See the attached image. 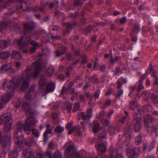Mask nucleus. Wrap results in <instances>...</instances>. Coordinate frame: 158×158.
Returning a JSON list of instances; mask_svg holds the SVG:
<instances>
[{"label":"nucleus","instance_id":"obj_1","mask_svg":"<svg viewBox=\"0 0 158 158\" xmlns=\"http://www.w3.org/2000/svg\"><path fill=\"white\" fill-rule=\"evenodd\" d=\"M41 62L38 60L32 64V67H27L23 72L21 79L14 78L9 81L6 80L3 84V89L11 90V92L4 94L2 98V101L5 103H7L11 96L14 94V90L19 85H21L22 90L27 88L29 85L32 76L36 77L41 71Z\"/></svg>","mask_w":158,"mask_h":158},{"label":"nucleus","instance_id":"obj_2","mask_svg":"<svg viewBox=\"0 0 158 158\" xmlns=\"http://www.w3.org/2000/svg\"><path fill=\"white\" fill-rule=\"evenodd\" d=\"M23 107L26 111V115L28 116L30 114V116L27 117L24 124L19 122L17 126V129L19 131L24 130L26 134H29L31 132L32 127L35 125L38 121L32 117L35 114V111L31 109L27 103H24Z\"/></svg>","mask_w":158,"mask_h":158},{"label":"nucleus","instance_id":"obj_3","mask_svg":"<svg viewBox=\"0 0 158 158\" xmlns=\"http://www.w3.org/2000/svg\"><path fill=\"white\" fill-rule=\"evenodd\" d=\"M65 148V156L68 158H80V153L74 147V145L71 142L66 143L64 145Z\"/></svg>","mask_w":158,"mask_h":158},{"label":"nucleus","instance_id":"obj_4","mask_svg":"<svg viewBox=\"0 0 158 158\" xmlns=\"http://www.w3.org/2000/svg\"><path fill=\"white\" fill-rule=\"evenodd\" d=\"M11 137L10 135H7L4 136L2 139L1 132L0 131V145H1L4 151L8 150L10 147L11 142ZM6 156V152H2L0 154V158H4Z\"/></svg>","mask_w":158,"mask_h":158},{"label":"nucleus","instance_id":"obj_5","mask_svg":"<svg viewBox=\"0 0 158 158\" xmlns=\"http://www.w3.org/2000/svg\"><path fill=\"white\" fill-rule=\"evenodd\" d=\"M34 152L33 150L30 148H28L23 151V158H31L32 156H33V158H43L41 153H37L35 157L34 156Z\"/></svg>","mask_w":158,"mask_h":158},{"label":"nucleus","instance_id":"obj_6","mask_svg":"<svg viewBox=\"0 0 158 158\" xmlns=\"http://www.w3.org/2000/svg\"><path fill=\"white\" fill-rule=\"evenodd\" d=\"M30 39V37H27L25 40V42L23 44H22V43L23 40V38L21 37L19 40H16L18 45L20 47V49L24 53H27L28 52V50L25 48L27 47L28 45V43Z\"/></svg>","mask_w":158,"mask_h":158},{"label":"nucleus","instance_id":"obj_7","mask_svg":"<svg viewBox=\"0 0 158 158\" xmlns=\"http://www.w3.org/2000/svg\"><path fill=\"white\" fill-rule=\"evenodd\" d=\"M141 121V118L140 115L135 114L134 115L132 123L134 124V129L135 131H139L141 128L140 122Z\"/></svg>","mask_w":158,"mask_h":158},{"label":"nucleus","instance_id":"obj_8","mask_svg":"<svg viewBox=\"0 0 158 158\" xmlns=\"http://www.w3.org/2000/svg\"><path fill=\"white\" fill-rule=\"evenodd\" d=\"M11 115L10 113L3 114L0 116V125L12 122Z\"/></svg>","mask_w":158,"mask_h":158},{"label":"nucleus","instance_id":"obj_9","mask_svg":"<svg viewBox=\"0 0 158 158\" xmlns=\"http://www.w3.org/2000/svg\"><path fill=\"white\" fill-rule=\"evenodd\" d=\"M139 149L138 148H133L131 149H128L127 150V156L131 158H137L139 156Z\"/></svg>","mask_w":158,"mask_h":158},{"label":"nucleus","instance_id":"obj_10","mask_svg":"<svg viewBox=\"0 0 158 158\" xmlns=\"http://www.w3.org/2000/svg\"><path fill=\"white\" fill-rule=\"evenodd\" d=\"M63 25L67 28V29L62 30L63 35L64 36H66L69 35L70 32L69 30L72 29L76 25V23L75 22L65 23H63Z\"/></svg>","mask_w":158,"mask_h":158},{"label":"nucleus","instance_id":"obj_11","mask_svg":"<svg viewBox=\"0 0 158 158\" xmlns=\"http://www.w3.org/2000/svg\"><path fill=\"white\" fill-rule=\"evenodd\" d=\"M11 44L10 40H0V48L4 49Z\"/></svg>","mask_w":158,"mask_h":158},{"label":"nucleus","instance_id":"obj_12","mask_svg":"<svg viewBox=\"0 0 158 158\" xmlns=\"http://www.w3.org/2000/svg\"><path fill=\"white\" fill-rule=\"evenodd\" d=\"M142 83V82L139 81L138 82L135 84V86H131L130 88L133 90L136 89L138 92L139 93L140 90L144 88Z\"/></svg>","mask_w":158,"mask_h":158},{"label":"nucleus","instance_id":"obj_13","mask_svg":"<svg viewBox=\"0 0 158 158\" xmlns=\"http://www.w3.org/2000/svg\"><path fill=\"white\" fill-rule=\"evenodd\" d=\"M14 136L15 141L17 144H19V143H22L23 142V136H21L19 137L18 132L17 131H16L15 132Z\"/></svg>","mask_w":158,"mask_h":158},{"label":"nucleus","instance_id":"obj_14","mask_svg":"<svg viewBox=\"0 0 158 158\" xmlns=\"http://www.w3.org/2000/svg\"><path fill=\"white\" fill-rule=\"evenodd\" d=\"M73 132L77 134L78 136H81L82 135L80 127H75L70 129L68 131V133L70 135Z\"/></svg>","mask_w":158,"mask_h":158},{"label":"nucleus","instance_id":"obj_15","mask_svg":"<svg viewBox=\"0 0 158 158\" xmlns=\"http://www.w3.org/2000/svg\"><path fill=\"white\" fill-rule=\"evenodd\" d=\"M119 130V127L117 126H110L108 128L109 133L112 135H114Z\"/></svg>","mask_w":158,"mask_h":158},{"label":"nucleus","instance_id":"obj_16","mask_svg":"<svg viewBox=\"0 0 158 158\" xmlns=\"http://www.w3.org/2000/svg\"><path fill=\"white\" fill-rule=\"evenodd\" d=\"M155 118H153L151 115L148 114L144 118V123L147 127H149L148 123H152L154 120Z\"/></svg>","mask_w":158,"mask_h":158},{"label":"nucleus","instance_id":"obj_17","mask_svg":"<svg viewBox=\"0 0 158 158\" xmlns=\"http://www.w3.org/2000/svg\"><path fill=\"white\" fill-rule=\"evenodd\" d=\"M11 56L13 58L19 60H21L22 58V56L20 53L15 50L13 51L11 54Z\"/></svg>","mask_w":158,"mask_h":158},{"label":"nucleus","instance_id":"obj_18","mask_svg":"<svg viewBox=\"0 0 158 158\" xmlns=\"http://www.w3.org/2000/svg\"><path fill=\"white\" fill-rule=\"evenodd\" d=\"M95 147L98 152H103L106 151V147L103 143L98 144L95 146Z\"/></svg>","mask_w":158,"mask_h":158},{"label":"nucleus","instance_id":"obj_19","mask_svg":"<svg viewBox=\"0 0 158 158\" xmlns=\"http://www.w3.org/2000/svg\"><path fill=\"white\" fill-rule=\"evenodd\" d=\"M36 144V142L34 140L33 137L32 136L27 138L25 142V143L27 146H32L34 142Z\"/></svg>","mask_w":158,"mask_h":158},{"label":"nucleus","instance_id":"obj_20","mask_svg":"<svg viewBox=\"0 0 158 158\" xmlns=\"http://www.w3.org/2000/svg\"><path fill=\"white\" fill-rule=\"evenodd\" d=\"M117 87L118 89V91L117 93L116 94V98H119L123 93V90L121 88V85L120 82L119 81H118Z\"/></svg>","mask_w":158,"mask_h":158},{"label":"nucleus","instance_id":"obj_21","mask_svg":"<svg viewBox=\"0 0 158 158\" xmlns=\"http://www.w3.org/2000/svg\"><path fill=\"white\" fill-rule=\"evenodd\" d=\"M34 28L33 25L29 23H27L24 25V30L25 33L30 32Z\"/></svg>","mask_w":158,"mask_h":158},{"label":"nucleus","instance_id":"obj_22","mask_svg":"<svg viewBox=\"0 0 158 158\" xmlns=\"http://www.w3.org/2000/svg\"><path fill=\"white\" fill-rule=\"evenodd\" d=\"M141 96L145 100H147L148 99L151 98L152 94L149 91H144L142 92Z\"/></svg>","mask_w":158,"mask_h":158},{"label":"nucleus","instance_id":"obj_23","mask_svg":"<svg viewBox=\"0 0 158 158\" xmlns=\"http://www.w3.org/2000/svg\"><path fill=\"white\" fill-rule=\"evenodd\" d=\"M93 129L94 133L98 132L100 130L99 125L98 122L97 121H94L93 123Z\"/></svg>","mask_w":158,"mask_h":158},{"label":"nucleus","instance_id":"obj_24","mask_svg":"<svg viewBox=\"0 0 158 158\" xmlns=\"http://www.w3.org/2000/svg\"><path fill=\"white\" fill-rule=\"evenodd\" d=\"M52 132V129H47L46 131L44 132V143L45 144L48 141V135L49 133H51Z\"/></svg>","mask_w":158,"mask_h":158},{"label":"nucleus","instance_id":"obj_25","mask_svg":"<svg viewBox=\"0 0 158 158\" xmlns=\"http://www.w3.org/2000/svg\"><path fill=\"white\" fill-rule=\"evenodd\" d=\"M55 84L53 83L49 84L47 87L46 92L47 93H50L52 92L55 89Z\"/></svg>","mask_w":158,"mask_h":158},{"label":"nucleus","instance_id":"obj_26","mask_svg":"<svg viewBox=\"0 0 158 158\" xmlns=\"http://www.w3.org/2000/svg\"><path fill=\"white\" fill-rule=\"evenodd\" d=\"M78 115L81 117V118L84 120H87L89 119L91 117V115L89 114H85L83 112H81Z\"/></svg>","mask_w":158,"mask_h":158},{"label":"nucleus","instance_id":"obj_27","mask_svg":"<svg viewBox=\"0 0 158 158\" xmlns=\"http://www.w3.org/2000/svg\"><path fill=\"white\" fill-rule=\"evenodd\" d=\"M10 55V53L8 51L2 52L0 53V58L3 59H7Z\"/></svg>","mask_w":158,"mask_h":158},{"label":"nucleus","instance_id":"obj_28","mask_svg":"<svg viewBox=\"0 0 158 158\" xmlns=\"http://www.w3.org/2000/svg\"><path fill=\"white\" fill-rule=\"evenodd\" d=\"M148 71H149L152 74V76L154 78H156L154 83L158 85V78L156 77V75L154 73V70L152 69V67H150Z\"/></svg>","mask_w":158,"mask_h":158},{"label":"nucleus","instance_id":"obj_29","mask_svg":"<svg viewBox=\"0 0 158 158\" xmlns=\"http://www.w3.org/2000/svg\"><path fill=\"white\" fill-rule=\"evenodd\" d=\"M12 122L7 123H5V126L3 129V131L5 132H8L11 129V125L12 124Z\"/></svg>","mask_w":158,"mask_h":158},{"label":"nucleus","instance_id":"obj_30","mask_svg":"<svg viewBox=\"0 0 158 158\" xmlns=\"http://www.w3.org/2000/svg\"><path fill=\"white\" fill-rule=\"evenodd\" d=\"M66 49V48L64 46H63L61 47V51L60 52V51L57 50L56 51V56H59L61 55H63Z\"/></svg>","mask_w":158,"mask_h":158},{"label":"nucleus","instance_id":"obj_31","mask_svg":"<svg viewBox=\"0 0 158 158\" xmlns=\"http://www.w3.org/2000/svg\"><path fill=\"white\" fill-rule=\"evenodd\" d=\"M18 156V152L15 151H11L9 154V158H17Z\"/></svg>","mask_w":158,"mask_h":158},{"label":"nucleus","instance_id":"obj_32","mask_svg":"<svg viewBox=\"0 0 158 158\" xmlns=\"http://www.w3.org/2000/svg\"><path fill=\"white\" fill-rule=\"evenodd\" d=\"M110 155L111 157H113L115 158L116 156L118 155L119 154H121L120 153H117V151L116 150H114L112 148H111L110 150Z\"/></svg>","mask_w":158,"mask_h":158},{"label":"nucleus","instance_id":"obj_33","mask_svg":"<svg viewBox=\"0 0 158 158\" xmlns=\"http://www.w3.org/2000/svg\"><path fill=\"white\" fill-rule=\"evenodd\" d=\"M124 136L126 137L127 139H128L127 144H126L127 145L129 143V139H130L131 138V131L129 130L126 131L124 133Z\"/></svg>","mask_w":158,"mask_h":158},{"label":"nucleus","instance_id":"obj_34","mask_svg":"<svg viewBox=\"0 0 158 158\" xmlns=\"http://www.w3.org/2000/svg\"><path fill=\"white\" fill-rule=\"evenodd\" d=\"M55 69L53 67H52L49 68L46 71L47 75L49 76H52L53 74Z\"/></svg>","mask_w":158,"mask_h":158},{"label":"nucleus","instance_id":"obj_35","mask_svg":"<svg viewBox=\"0 0 158 158\" xmlns=\"http://www.w3.org/2000/svg\"><path fill=\"white\" fill-rule=\"evenodd\" d=\"M39 83L40 88L42 89H44V86L45 85L46 82L43 76H42L40 77Z\"/></svg>","mask_w":158,"mask_h":158},{"label":"nucleus","instance_id":"obj_36","mask_svg":"<svg viewBox=\"0 0 158 158\" xmlns=\"http://www.w3.org/2000/svg\"><path fill=\"white\" fill-rule=\"evenodd\" d=\"M52 117L54 120V123L57 124L59 123V119L57 118V115L56 113H53L52 114Z\"/></svg>","mask_w":158,"mask_h":158},{"label":"nucleus","instance_id":"obj_37","mask_svg":"<svg viewBox=\"0 0 158 158\" xmlns=\"http://www.w3.org/2000/svg\"><path fill=\"white\" fill-rule=\"evenodd\" d=\"M62 156V155L61 152L58 151L55 152L53 155L54 158H61Z\"/></svg>","mask_w":158,"mask_h":158},{"label":"nucleus","instance_id":"obj_38","mask_svg":"<svg viewBox=\"0 0 158 158\" xmlns=\"http://www.w3.org/2000/svg\"><path fill=\"white\" fill-rule=\"evenodd\" d=\"M154 103L158 104V95L152 94V96L151 97Z\"/></svg>","mask_w":158,"mask_h":158},{"label":"nucleus","instance_id":"obj_39","mask_svg":"<svg viewBox=\"0 0 158 158\" xmlns=\"http://www.w3.org/2000/svg\"><path fill=\"white\" fill-rule=\"evenodd\" d=\"M136 106L137 105L135 102L132 100L131 101L129 104V107L131 110H134Z\"/></svg>","mask_w":158,"mask_h":158},{"label":"nucleus","instance_id":"obj_40","mask_svg":"<svg viewBox=\"0 0 158 158\" xmlns=\"http://www.w3.org/2000/svg\"><path fill=\"white\" fill-rule=\"evenodd\" d=\"M64 130V129L62 127L60 126H58L55 128V132L56 133H59L63 132Z\"/></svg>","mask_w":158,"mask_h":158},{"label":"nucleus","instance_id":"obj_41","mask_svg":"<svg viewBox=\"0 0 158 158\" xmlns=\"http://www.w3.org/2000/svg\"><path fill=\"white\" fill-rule=\"evenodd\" d=\"M121 57L118 56H115L114 59L113 58L112 56L111 55L110 56V61L112 63H114L117 61L119 60Z\"/></svg>","mask_w":158,"mask_h":158},{"label":"nucleus","instance_id":"obj_42","mask_svg":"<svg viewBox=\"0 0 158 158\" xmlns=\"http://www.w3.org/2000/svg\"><path fill=\"white\" fill-rule=\"evenodd\" d=\"M10 69V67H8L7 64H5L2 67L1 71L2 73H4L5 72L7 71Z\"/></svg>","mask_w":158,"mask_h":158},{"label":"nucleus","instance_id":"obj_43","mask_svg":"<svg viewBox=\"0 0 158 158\" xmlns=\"http://www.w3.org/2000/svg\"><path fill=\"white\" fill-rule=\"evenodd\" d=\"M149 130L152 131V132H154L156 135H158V126H153L149 128Z\"/></svg>","mask_w":158,"mask_h":158},{"label":"nucleus","instance_id":"obj_44","mask_svg":"<svg viewBox=\"0 0 158 158\" xmlns=\"http://www.w3.org/2000/svg\"><path fill=\"white\" fill-rule=\"evenodd\" d=\"M137 110L140 115L144 114V110L143 107H140L139 106H137Z\"/></svg>","mask_w":158,"mask_h":158},{"label":"nucleus","instance_id":"obj_45","mask_svg":"<svg viewBox=\"0 0 158 158\" xmlns=\"http://www.w3.org/2000/svg\"><path fill=\"white\" fill-rule=\"evenodd\" d=\"M140 30V27L138 23H135L134 26V31L138 33Z\"/></svg>","mask_w":158,"mask_h":158},{"label":"nucleus","instance_id":"obj_46","mask_svg":"<svg viewBox=\"0 0 158 158\" xmlns=\"http://www.w3.org/2000/svg\"><path fill=\"white\" fill-rule=\"evenodd\" d=\"M111 103V101L110 100H107L105 103L104 105L102 106V108L104 109L107 107L109 106Z\"/></svg>","mask_w":158,"mask_h":158},{"label":"nucleus","instance_id":"obj_47","mask_svg":"<svg viewBox=\"0 0 158 158\" xmlns=\"http://www.w3.org/2000/svg\"><path fill=\"white\" fill-rule=\"evenodd\" d=\"M80 107V103L79 102L76 103L75 104V105L73 110V112H76Z\"/></svg>","mask_w":158,"mask_h":158},{"label":"nucleus","instance_id":"obj_48","mask_svg":"<svg viewBox=\"0 0 158 158\" xmlns=\"http://www.w3.org/2000/svg\"><path fill=\"white\" fill-rule=\"evenodd\" d=\"M99 137L101 139H106V131H104L100 134Z\"/></svg>","mask_w":158,"mask_h":158},{"label":"nucleus","instance_id":"obj_49","mask_svg":"<svg viewBox=\"0 0 158 158\" xmlns=\"http://www.w3.org/2000/svg\"><path fill=\"white\" fill-rule=\"evenodd\" d=\"M32 133L36 137H39L40 133L37 130L35 129H32Z\"/></svg>","mask_w":158,"mask_h":158},{"label":"nucleus","instance_id":"obj_50","mask_svg":"<svg viewBox=\"0 0 158 158\" xmlns=\"http://www.w3.org/2000/svg\"><path fill=\"white\" fill-rule=\"evenodd\" d=\"M78 13H74L70 14L69 15V17L70 18H72L73 19H76Z\"/></svg>","mask_w":158,"mask_h":158},{"label":"nucleus","instance_id":"obj_51","mask_svg":"<svg viewBox=\"0 0 158 158\" xmlns=\"http://www.w3.org/2000/svg\"><path fill=\"white\" fill-rule=\"evenodd\" d=\"M6 25V23L5 22H0V31L4 28Z\"/></svg>","mask_w":158,"mask_h":158},{"label":"nucleus","instance_id":"obj_52","mask_svg":"<svg viewBox=\"0 0 158 158\" xmlns=\"http://www.w3.org/2000/svg\"><path fill=\"white\" fill-rule=\"evenodd\" d=\"M136 143L137 144H139L141 142V137L140 135H139L135 139Z\"/></svg>","mask_w":158,"mask_h":158},{"label":"nucleus","instance_id":"obj_53","mask_svg":"<svg viewBox=\"0 0 158 158\" xmlns=\"http://www.w3.org/2000/svg\"><path fill=\"white\" fill-rule=\"evenodd\" d=\"M37 48V47H33L31 48L29 51V53L32 54L35 52Z\"/></svg>","mask_w":158,"mask_h":158},{"label":"nucleus","instance_id":"obj_54","mask_svg":"<svg viewBox=\"0 0 158 158\" xmlns=\"http://www.w3.org/2000/svg\"><path fill=\"white\" fill-rule=\"evenodd\" d=\"M68 90L66 89L65 87L63 86L62 88L61 94L64 95L67 93Z\"/></svg>","mask_w":158,"mask_h":158},{"label":"nucleus","instance_id":"obj_55","mask_svg":"<svg viewBox=\"0 0 158 158\" xmlns=\"http://www.w3.org/2000/svg\"><path fill=\"white\" fill-rule=\"evenodd\" d=\"M102 123L104 125L107 126L109 125L110 122L107 120L104 119L102 120Z\"/></svg>","mask_w":158,"mask_h":158},{"label":"nucleus","instance_id":"obj_56","mask_svg":"<svg viewBox=\"0 0 158 158\" xmlns=\"http://www.w3.org/2000/svg\"><path fill=\"white\" fill-rule=\"evenodd\" d=\"M31 44L33 47H37L38 45V44L37 42L35 41L32 40L30 42Z\"/></svg>","mask_w":158,"mask_h":158},{"label":"nucleus","instance_id":"obj_57","mask_svg":"<svg viewBox=\"0 0 158 158\" xmlns=\"http://www.w3.org/2000/svg\"><path fill=\"white\" fill-rule=\"evenodd\" d=\"M25 98L28 100L30 101L31 100V98L30 92L26 94L25 95Z\"/></svg>","mask_w":158,"mask_h":158},{"label":"nucleus","instance_id":"obj_58","mask_svg":"<svg viewBox=\"0 0 158 158\" xmlns=\"http://www.w3.org/2000/svg\"><path fill=\"white\" fill-rule=\"evenodd\" d=\"M81 3L80 0H76L74 4V6H78L80 5Z\"/></svg>","mask_w":158,"mask_h":158},{"label":"nucleus","instance_id":"obj_59","mask_svg":"<svg viewBox=\"0 0 158 158\" xmlns=\"http://www.w3.org/2000/svg\"><path fill=\"white\" fill-rule=\"evenodd\" d=\"M92 27L91 26L89 25L86 27L85 29V31L89 33H90L92 30Z\"/></svg>","mask_w":158,"mask_h":158},{"label":"nucleus","instance_id":"obj_60","mask_svg":"<svg viewBox=\"0 0 158 158\" xmlns=\"http://www.w3.org/2000/svg\"><path fill=\"white\" fill-rule=\"evenodd\" d=\"M90 80L91 82H96L97 81L98 79L95 76L91 78Z\"/></svg>","mask_w":158,"mask_h":158},{"label":"nucleus","instance_id":"obj_61","mask_svg":"<svg viewBox=\"0 0 158 158\" xmlns=\"http://www.w3.org/2000/svg\"><path fill=\"white\" fill-rule=\"evenodd\" d=\"M82 64H84L86 63V56L84 55L82 57Z\"/></svg>","mask_w":158,"mask_h":158},{"label":"nucleus","instance_id":"obj_62","mask_svg":"<svg viewBox=\"0 0 158 158\" xmlns=\"http://www.w3.org/2000/svg\"><path fill=\"white\" fill-rule=\"evenodd\" d=\"M72 107V106L71 104H69L67 105V110L69 113H70L71 112Z\"/></svg>","mask_w":158,"mask_h":158},{"label":"nucleus","instance_id":"obj_63","mask_svg":"<svg viewBox=\"0 0 158 158\" xmlns=\"http://www.w3.org/2000/svg\"><path fill=\"white\" fill-rule=\"evenodd\" d=\"M148 74L147 73H146L144 74H143L142 77L139 80V81L142 82L144 79L146 77L147 75Z\"/></svg>","mask_w":158,"mask_h":158},{"label":"nucleus","instance_id":"obj_64","mask_svg":"<svg viewBox=\"0 0 158 158\" xmlns=\"http://www.w3.org/2000/svg\"><path fill=\"white\" fill-rule=\"evenodd\" d=\"M46 156L48 158L52 157V152L50 151H47L46 153Z\"/></svg>","mask_w":158,"mask_h":158}]
</instances>
